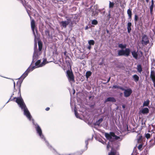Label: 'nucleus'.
Listing matches in <instances>:
<instances>
[{
  "instance_id": "f257e3e1",
  "label": "nucleus",
  "mask_w": 155,
  "mask_h": 155,
  "mask_svg": "<svg viewBox=\"0 0 155 155\" xmlns=\"http://www.w3.org/2000/svg\"><path fill=\"white\" fill-rule=\"evenodd\" d=\"M32 122L33 125L34 126L37 134L39 136V137L42 141L45 142V144L48 147V148L54 154H56L57 153L56 150L52 147L49 144L48 141L46 140L45 136L42 134V130L40 126L37 123L35 122L34 120L33 119L32 120Z\"/></svg>"
},
{
  "instance_id": "f03ea898",
  "label": "nucleus",
  "mask_w": 155,
  "mask_h": 155,
  "mask_svg": "<svg viewBox=\"0 0 155 155\" xmlns=\"http://www.w3.org/2000/svg\"><path fill=\"white\" fill-rule=\"evenodd\" d=\"M15 102L18 104L21 110L23 111L24 115L26 117L29 121L32 120L33 119H32V116L24 102L22 97H20V98H18L16 100Z\"/></svg>"
},
{
  "instance_id": "7ed1b4c3",
  "label": "nucleus",
  "mask_w": 155,
  "mask_h": 155,
  "mask_svg": "<svg viewBox=\"0 0 155 155\" xmlns=\"http://www.w3.org/2000/svg\"><path fill=\"white\" fill-rule=\"evenodd\" d=\"M34 46V52L32 58V61L31 64L34 63L39 58V56L41 54V50L42 49V44L41 42L40 41H38V49L37 48V43L35 42Z\"/></svg>"
},
{
  "instance_id": "20e7f679",
  "label": "nucleus",
  "mask_w": 155,
  "mask_h": 155,
  "mask_svg": "<svg viewBox=\"0 0 155 155\" xmlns=\"http://www.w3.org/2000/svg\"><path fill=\"white\" fill-rule=\"evenodd\" d=\"M30 66L28 67L25 71L22 74V75L18 79H20V81H18L17 83V85L18 86V94H20L21 87V84L23 80L28 76V74L30 72L32 71L35 68V66L31 67Z\"/></svg>"
},
{
  "instance_id": "39448f33",
  "label": "nucleus",
  "mask_w": 155,
  "mask_h": 155,
  "mask_svg": "<svg viewBox=\"0 0 155 155\" xmlns=\"http://www.w3.org/2000/svg\"><path fill=\"white\" fill-rule=\"evenodd\" d=\"M131 50L129 48H126L125 49H120L118 51V54L117 56H124L128 57L130 53Z\"/></svg>"
},
{
  "instance_id": "423d86ee",
  "label": "nucleus",
  "mask_w": 155,
  "mask_h": 155,
  "mask_svg": "<svg viewBox=\"0 0 155 155\" xmlns=\"http://www.w3.org/2000/svg\"><path fill=\"white\" fill-rule=\"evenodd\" d=\"M104 135L106 138L109 140V141H112V137H114V139L116 140H117L120 138V137L119 136H117L115 135L114 133L113 132H110L109 134L105 133Z\"/></svg>"
},
{
  "instance_id": "0eeeda50",
  "label": "nucleus",
  "mask_w": 155,
  "mask_h": 155,
  "mask_svg": "<svg viewBox=\"0 0 155 155\" xmlns=\"http://www.w3.org/2000/svg\"><path fill=\"white\" fill-rule=\"evenodd\" d=\"M67 76L69 82L71 84L75 82L74 75L72 71H67Z\"/></svg>"
},
{
  "instance_id": "6e6552de",
  "label": "nucleus",
  "mask_w": 155,
  "mask_h": 155,
  "mask_svg": "<svg viewBox=\"0 0 155 155\" xmlns=\"http://www.w3.org/2000/svg\"><path fill=\"white\" fill-rule=\"evenodd\" d=\"M66 21H62L60 22V24L61 27L64 28H66L67 26L71 22V18L66 17Z\"/></svg>"
},
{
  "instance_id": "1a4fd4ad",
  "label": "nucleus",
  "mask_w": 155,
  "mask_h": 155,
  "mask_svg": "<svg viewBox=\"0 0 155 155\" xmlns=\"http://www.w3.org/2000/svg\"><path fill=\"white\" fill-rule=\"evenodd\" d=\"M150 43L149 39L147 35H144L142 36L141 43L143 45H146Z\"/></svg>"
},
{
  "instance_id": "9d476101",
  "label": "nucleus",
  "mask_w": 155,
  "mask_h": 155,
  "mask_svg": "<svg viewBox=\"0 0 155 155\" xmlns=\"http://www.w3.org/2000/svg\"><path fill=\"white\" fill-rule=\"evenodd\" d=\"M132 92V91L130 88H127L124 92V96L125 97H129Z\"/></svg>"
},
{
  "instance_id": "9b49d317",
  "label": "nucleus",
  "mask_w": 155,
  "mask_h": 155,
  "mask_svg": "<svg viewBox=\"0 0 155 155\" xmlns=\"http://www.w3.org/2000/svg\"><path fill=\"white\" fill-rule=\"evenodd\" d=\"M116 101V100L114 97H110L107 98L104 101V103H106L107 102H115Z\"/></svg>"
},
{
  "instance_id": "f8f14e48",
  "label": "nucleus",
  "mask_w": 155,
  "mask_h": 155,
  "mask_svg": "<svg viewBox=\"0 0 155 155\" xmlns=\"http://www.w3.org/2000/svg\"><path fill=\"white\" fill-rule=\"evenodd\" d=\"M35 68L41 67L43 66L42 64L41 63L40 60H38L35 63Z\"/></svg>"
},
{
  "instance_id": "ddd939ff",
  "label": "nucleus",
  "mask_w": 155,
  "mask_h": 155,
  "mask_svg": "<svg viewBox=\"0 0 155 155\" xmlns=\"http://www.w3.org/2000/svg\"><path fill=\"white\" fill-rule=\"evenodd\" d=\"M132 55L134 58L136 59H138V51L136 50H134L131 51Z\"/></svg>"
},
{
  "instance_id": "4468645a",
  "label": "nucleus",
  "mask_w": 155,
  "mask_h": 155,
  "mask_svg": "<svg viewBox=\"0 0 155 155\" xmlns=\"http://www.w3.org/2000/svg\"><path fill=\"white\" fill-rule=\"evenodd\" d=\"M137 141L138 143H141L144 139V138L140 134L137 136Z\"/></svg>"
},
{
  "instance_id": "2eb2a0df",
  "label": "nucleus",
  "mask_w": 155,
  "mask_h": 155,
  "mask_svg": "<svg viewBox=\"0 0 155 155\" xmlns=\"http://www.w3.org/2000/svg\"><path fill=\"white\" fill-rule=\"evenodd\" d=\"M140 112L143 114H147L149 113V110L148 108L145 107L141 109Z\"/></svg>"
},
{
  "instance_id": "dca6fc26",
  "label": "nucleus",
  "mask_w": 155,
  "mask_h": 155,
  "mask_svg": "<svg viewBox=\"0 0 155 155\" xmlns=\"http://www.w3.org/2000/svg\"><path fill=\"white\" fill-rule=\"evenodd\" d=\"M151 4L150 5V13L151 14H152L153 12V8L154 5V1L153 0H152L151 1Z\"/></svg>"
},
{
  "instance_id": "f3484780",
  "label": "nucleus",
  "mask_w": 155,
  "mask_h": 155,
  "mask_svg": "<svg viewBox=\"0 0 155 155\" xmlns=\"http://www.w3.org/2000/svg\"><path fill=\"white\" fill-rule=\"evenodd\" d=\"M103 118H101L97 120L96 122L94 123V125H97L99 126L100 125V124L103 121Z\"/></svg>"
},
{
  "instance_id": "a211bd4d",
  "label": "nucleus",
  "mask_w": 155,
  "mask_h": 155,
  "mask_svg": "<svg viewBox=\"0 0 155 155\" xmlns=\"http://www.w3.org/2000/svg\"><path fill=\"white\" fill-rule=\"evenodd\" d=\"M132 25V23L131 22H129L127 24V30L128 32L129 33H130L131 30V26Z\"/></svg>"
},
{
  "instance_id": "6ab92c4d",
  "label": "nucleus",
  "mask_w": 155,
  "mask_h": 155,
  "mask_svg": "<svg viewBox=\"0 0 155 155\" xmlns=\"http://www.w3.org/2000/svg\"><path fill=\"white\" fill-rule=\"evenodd\" d=\"M118 46L121 49H124L127 48V45L125 44L123 45L122 44H118Z\"/></svg>"
},
{
  "instance_id": "aec40b11",
  "label": "nucleus",
  "mask_w": 155,
  "mask_h": 155,
  "mask_svg": "<svg viewBox=\"0 0 155 155\" xmlns=\"http://www.w3.org/2000/svg\"><path fill=\"white\" fill-rule=\"evenodd\" d=\"M137 70L139 73H141L142 71V66L140 64H138L137 65Z\"/></svg>"
},
{
  "instance_id": "412c9836",
  "label": "nucleus",
  "mask_w": 155,
  "mask_h": 155,
  "mask_svg": "<svg viewBox=\"0 0 155 155\" xmlns=\"http://www.w3.org/2000/svg\"><path fill=\"white\" fill-rule=\"evenodd\" d=\"M127 14L128 15L129 19H131L132 17V12L130 9H129L127 10Z\"/></svg>"
},
{
  "instance_id": "4be33fe9",
  "label": "nucleus",
  "mask_w": 155,
  "mask_h": 155,
  "mask_svg": "<svg viewBox=\"0 0 155 155\" xmlns=\"http://www.w3.org/2000/svg\"><path fill=\"white\" fill-rule=\"evenodd\" d=\"M31 28H35V21L34 19L31 20Z\"/></svg>"
},
{
  "instance_id": "5701e85b",
  "label": "nucleus",
  "mask_w": 155,
  "mask_h": 155,
  "mask_svg": "<svg viewBox=\"0 0 155 155\" xmlns=\"http://www.w3.org/2000/svg\"><path fill=\"white\" fill-rule=\"evenodd\" d=\"M18 95H19V97H14L13 98H12L11 97H10V99L8 100V101L6 103V104L8 103L10 101H14V99H16V100L18 98H20V97H21V94H18Z\"/></svg>"
},
{
  "instance_id": "b1692460",
  "label": "nucleus",
  "mask_w": 155,
  "mask_h": 155,
  "mask_svg": "<svg viewBox=\"0 0 155 155\" xmlns=\"http://www.w3.org/2000/svg\"><path fill=\"white\" fill-rule=\"evenodd\" d=\"M133 78L135 82H137L139 81V77L136 74L134 75L133 76Z\"/></svg>"
},
{
  "instance_id": "393cba45",
  "label": "nucleus",
  "mask_w": 155,
  "mask_h": 155,
  "mask_svg": "<svg viewBox=\"0 0 155 155\" xmlns=\"http://www.w3.org/2000/svg\"><path fill=\"white\" fill-rule=\"evenodd\" d=\"M116 151L114 149L113 147L111 148V152L109 153L108 155H115Z\"/></svg>"
},
{
  "instance_id": "a878e982",
  "label": "nucleus",
  "mask_w": 155,
  "mask_h": 155,
  "mask_svg": "<svg viewBox=\"0 0 155 155\" xmlns=\"http://www.w3.org/2000/svg\"><path fill=\"white\" fill-rule=\"evenodd\" d=\"M150 101L148 100L144 101L143 103V107L148 106L149 104Z\"/></svg>"
},
{
  "instance_id": "bb28decb",
  "label": "nucleus",
  "mask_w": 155,
  "mask_h": 155,
  "mask_svg": "<svg viewBox=\"0 0 155 155\" xmlns=\"http://www.w3.org/2000/svg\"><path fill=\"white\" fill-rule=\"evenodd\" d=\"M92 73L90 71H87L86 73V77L88 79L91 75Z\"/></svg>"
},
{
  "instance_id": "cd10ccee",
  "label": "nucleus",
  "mask_w": 155,
  "mask_h": 155,
  "mask_svg": "<svg viewBox=\"0 0 155 155\" xmlns=\"http://www.w3.org/2000/svg\"><path fill=\"white\" fill-rule=\"evenodd\" d=\"M88 44L90 45H93L95 44V41L93 40H90L88 41Z\"/></svg>"
},
{
  "instance_id": "c85d7f7f",
  "label": "nucleus",
  "mask_w": 155,
  "mask_h": 155,
  "mask_svg": "<svg viewBox=\"0 0 155 155\" xmlns=\"http://www.w3.org/2000/svg\"><path fill=\"white\" fill-rule=\"evenodd\" d=\"M114 3L113 2H111L109 1V8H113Z\"/></svg>"
},
{
  "instance_id": "c756f323",
  "label": "nucleus",
  "mask_w": 155,
  "mask_h": 155,
  "mask_svg": "<svg viewBox=\"0 0 155 155\" xmlns=\"http://www.w3.org/2000/svg\"><path fill=\"white\" fill-rule=\"evenodd\" d=\"M91 140L90 139H88L87 140H85V144H86V146H85V150H87V145H88V141L89 140Z\"/></svg>"
},
{
  "instance_id": "7c9ffc66",
  "label": "nucleus",
  "mask_w": 155,
  "mask_h": 155,
  "mask_svg": "<svg viewBox=\"0 0 155 155\" xmlns=\"http://www.w3.org/2000/svg\"><path fill=\"white\" fill-rule=\"evenodd\" d=\"M91 24L92 25H96L98 24V22L97 20L95 19H94L92 21Z\"/></svg>"
},
{
  "instance_id": "2f4dec72",
  "label": "nucleus",
  "mask_w": 155,
  "mask_h": 155,
  "mask_svg": "<svg viewBox=\"0 0 155 155\" xmlns=\"http://www.w3.org/2000/svg\"><path fill=\"white\" fill-rule=\"evenodd\" d=\"M74 114L75 115V116L77 118H80V117L79 116V114L77 112L76 110L75 109L74 110Z\"/></svg>"
},
{
  "instance_id": "473e14b6",
  "label": "nucleus",
  "mask_w": 155,
  "mask_h": 155,
  "mask_svg": "<svg viewBox=\"0 0 155 155\" xmlns=\"http://www.w3.org/2000/svg\"><path fill=\"white\" fill-rule=\"evenodd\" d=\"M35 28H31L33 32V34L34 36V39H35V40L36 39L37 37L35 35Z\"/></svg>"
},
{
  "instance_id": "72a5a7b5",
  "label": "nucleus",
  "mask_w": 155,
  "mask_h": 155,
  "mask_svg": "<svg viewBox=\"0 0 155 155\" xmlns=\"http://www.w3.org/2000/svg\"><path fill=\"white\" fill-rule=\"evenodd\" d=\"M138 16L137 15H135V18H134V22L135 24H136L137 21L138 20Z\"/></svg>"
},
{
  "instance_id": "f704fd0d",
  "label": "nucleus",
  "mask_w": 155,
  "mask_h": 155,
  "mask_svg": "<svg viewBox=\"0 0 155 155\" xmlns=\"http://www.w3.org/2000/svg\"><path fill=\"white\" fill-rule=\"evenodd\" d=\"M153 75H155V74H154V72L153 71H151L150 75V78H153Z\"/></svg>"
},
{
  "instance_id": "c9c22d12",
  "label": "nucleus",
  "mask_w": 155,
  "mask_h": 155,
  "mask_svg": "<svg viewBox=\"0 0 155 155\" xmlns=\"http://www.w3.org/2000/svg\"><path fill=\"white\" fill-rule=\"evenodd\" d=\"M45 34L47 36H50V32L48 30H45Z\"/></svg>"
},
{
  "instance_id": "e433bc0d",
  "label": "nucleus",
  "mask_w": 155,
  "mask_h": 155,
  "mask_svg": "<svg viewBox=\"0 0 155 155\" xmlns=\"http://www.w3.org/2000/svg\"><path fill=\"white\" fill-rule=\"evenodd\" d=\"M46 59H44L43 60V62L41 63V64H43V66L45 65L46 64Z\"/></svg>"
},
{
  "instance_id": "4c0bfd02",
  "label": "nucleus",
  "mask_w": 155,
  "mask_h": 155,
  "mask_svg": "<svg viewBox=\"0 0 155 155\" xmlns=\"http://www.w3.org/2000/svg\"><path fill=\"white\" fill-rule=\"evenodd\" d=\"M143 145L142 144H140L138 147V148L139 150H140L142 148Z\"/></svg>"
},
{
  "instance_id": "58836bf2",
  "label": "nucleus",
  "mask_w": 155,
  "mask_h": 155,
  "mask_svg": "<svg viewBox=\"0 0 155 155\" xmlns=\"http://www.w3.org/2000/svg\"><path fill=\"white\" fill-rule=\"evenodd\" d=\"M150 136V134L149 133H147L146 134L145 137H146L148 139L149 138Z\"/></svg>"
},
{
  "instance_id": "ea45409f",
  "label": "nucleus",
  "mask_w": 155,
  "mask_h": 155,
  "mask_svg": "<svg viewBox=\"0 0 155 155\" xmlns=\"http://www.w3.org/2000/svg\"><path fill=\"white\" fill-rule=\"evenodd\" d=\"M99 141L101 143L103 144H104L105 143V142L101 139L99 140Z\"/></svg>"
},
{
  "instance_id": "a19ab883",
  "label": "nucleus",
  "mask_w": 155,
  "mask_h": 155,
  "mask_svg": "<svg viewBox=\"0 0 155 155\" xmlns=\"http://www.w3.org/2000/svg\"><path fill=\"white\" fill-rule=\"evenodd\" d=\"M84 151H81L79 152H78V153L77 154V155H80L82 154L83 153V152H84Z\"/></svg>"
},
{
  "instance_id": "79ce46f5",
  "label": "nucleus",
  "mask_w": 155,
  "mask_h": 155,
  "mask_svg": "<svg viewBox=\"0 0 155 155\" xmlns=\"http://www.w3.org/2000/svg\"><path fill=\"white\" fill-rule=\"evenodd\" d=\"M153 78H151L152 80V81H153V83H155V75H153Z\"/></svg>"
},
{
  "instance_id": "37998d69",
  "label": "nucleus",
  "mask_w": 155,
  "mask_h": 155,
  "mask_svg": "<svg viewBox=\"0 0 155 155\" xmlns=\"http://www.w3.org/2000/svg\"><path fill=\"white\" fill-rule=\"evenodd\" d=\"M153 143H151L150 144V147L153 146V145H155V141H154L153 140L152 142H153Z\"/></svg>"
},
{
  "instance_id": "c03bdc74",
  "label": "nucleus",
  "mask_w": 155,
  "mask_h": 155,
  "mask_svg": "<svg viewBox=\"0 0 155 155\" xmlns=\"http://www.w3.org/2000/svg\"><path fill=\"white\" fill-rule=\"evenodd\" d=\"M119 86L117 85H114L113 86V87L114 88H119Z\"/></svg>"
},
{
  "instance_id": "a18cd8bd",
  "label": "nucleus",
  "mask_w": 155,
  "mask_h": 155,
  "mask_svg": "<svg viewBox=\"0 0 155 155\" xmlns=\"http://www.w3.org/2000/svg\"><path fill=\"white\" fill-rule=\"evenodd\" d=\"M119 89H120V90H122V91H125V90H126V89H125L123 87H120V86H119Z\"/></svg>"
},
{
  "instance_id": "49530a36",
  "label": "nucleus",
  "mask_w": 155,
  "mask_h": 155,
  "mask_svg": "<svg viewBox=\"0 0 155 155\" xmlns=\"http://www.w3.org/2000/svg\"><path fill=\"white\" fill-rule=\"evenodd\" d=\"M110 147V145L109 144V143L108 142L107 145V149L108 150Z\"/></svg>"
},
{
  "instance_id": "de8ad7c7",
  "label": "nucleus",
  "mask_w": 155,
  "mask_h": 155,
  "mask_svg": "<svg viewBox=\"0 0 155 155\" xmlns=\"http://www.w3.org/2000/svg\"><path fill=\"white\" fill-rule=\"evenodd\" d=\"M91 45H89L87 47V49H88L89 50H90L91 49Z\"/></svg>"
},
{
  "instance_id": "09e8293b",
  "label": "nucleus",
  "mask_w": 155,
  "mask_h": 155,
  "mask_svg": "<svg viewBox=\"0 0 155 155\" xmlns=\"http://www.w3.org/2000/svg\"><path fill=\"white\" fill-rule=\"evenodd\" d=\"M95 105V104H91V105H90V107L91 108H93L94 107Z\"/></svg>"
},
{
  "instance_id": "8fccbe9b",
  "label": "nucleus",
  "mask_w": 155,
  "mask_h": 155,
  "mask_svg": "<svg viewBox=\"0 0 155 155\" xmlns=\"http://www.w3.org/2000/svg\"><path fill=\"white\" fill-rule=\"evenodd\" d=\"M110 77L107 80L106 83H107L109 82L110 80Z\"/></svg>"
},
{
  "instance_id": "3c124183",
  "label": "nucleus",
  "mask_w": 155,
  "mask_h": 155,
  "mask_svg": "<svg viewBox=\"0 0 155 155\" xmlns=\"http://www.w3.org/2000/svg\"><path fill=\"white\" fill-rule=\"evenodd\" d=\"M50 109V108L49 107H47L45 109V110L46 111H48Z\"/></svg>"
},
{
  "instance_id": "603ef678",
  "label": "nucleus",
  "mask_w": 155,
  "mask_h": 155,
  "mask_svg": "<svg viewBox=\"0 0 155 155\" xmlns=\"http://www.w3.org/2000/svg\"><path fill=\"white\" fill-rule=\"evenodd\" d=\"M21 2L22 3L23 5V6H25V4L23 3V1H21Z\"/></svg>"
},
{
  "instance_id": "864d4df0",
  "label": "nucleus",
  "mask_w": 155,
  "mask_h": 155,
  "mask_svg": "<svg viewBox=\"0 0 155 155\" xmlns=\"http://www.w3.org/2000/svg\"><path fill=\"white\" fill-rule=\"evenodd\" d=\"M67 52L66 51H65L64 52V55L66 56V54Z\"/></svg>"
},
{
  "instance_id": "5fc2aeb1",
  "label": "nucleus",
  "mask_w": 155,
  "mask_h": 155,
  "mask_svg": "<svg viewBox=\"0 0 155 155\" xmlns=\"http://www.w3.org/2000/svg\"><path fill=\"white\" fill-rule=\"evenodd\" d=\"M15 81H14V89L15 88Z\"/></svg>"
},
{
  "instance_id": "6e6d98bb",
  "label": "nucleus",
  "mask_w": 155,
  "mask_h": 155,
  "mask_svg": "<svg viewBox=\"0 0 155 155\" xmlns=\"http://www.w3.org/2000/svg\"><path fill=\"white\" fill-rule=\"evenodd\" d=\"M106 32L107 33H109V31L107 29L106 30Z\"/></svg>"
},
{
  "instance_id": "4d7b16f0",
  "label": "nucleus",
  "mask_w": 155,
  "mask_h": 155,
  "mask_svg": "<svg viewBox=\"0 0 155 155\" xmlns=\"http://www.w3.org/2000/svg\"><path fill=\"white\" fill-rule=\"evenodd\" d=\"M14 95V93H13V94H12V95H11V97H11H11H12Z\"/></svg>"
},
{
  "instance_id": "13d9d810",
  "label": "nucleus",
  "mask_w": 155,
  "mask_h": 155,
  "mask_svg": "<svg viewBox=\"0 0 155 155\" xmlns=\"http://www.w3.org/2000/svg\"><path fill=\"white\" fill-rule=\"evenodd\" d=\"M149 0H146V1L147 3H148L149 2Z\"/></svg>"
},
{
  "instance_id": "bf43d9fd",
  "label": "nucleus",
  "mask_w": 155,
  "mask_h": 155,
  "mask_svg": "<svg viewBox=\"0 0 155 155\" xmlns=\"http://www.w3.org/2000/svg\"><path fill=\"white\" fill-rule=\"evenodd\" d=\"M91 96H90L89 97V99H90L91 98Z\"/></svg>"
},
{
  "instance_id": "052dcab7",
  "label": "nucleus",
  "mask_w": 155,
  "mask_h": 155,
  "mask_svg": "<svg viewBox=\"0 0 155 155\" xmlns=\"http://www.w3.org/2000/svg\"><path fill=\"white\" fill-rule=\"evenodd\" d=\"M122 107H123V108H124L125 107V106H124V105H123V106H122Z\"/></svg>"
},
{
  "instance_id": "680f3d73",
  "label": "nucleus",
  "mask_w": 155,
  "mask_h": 155,
  "mask_svg": "<svg viewBox=\"0 0 155 155\" xmlns=\"http://www.w3.org/2000/svg\"><path fill=\"white\" fill-rule=\"evenodd\" d=\"M153 84H154V87H155V82L153 83Z\"/></svg>"
},
{
  "instance_id": "e2e57ef3",
  "label": "nucleus",
  "mask_w": 155,
  "mask_h": 155,
  "mask_svg": "<svg viewBox=\"0 0 155 155\" xmlns=\"http://www.w3.org/2000/svg\"><path fill=\"white\" fill-rule=\"evenodd\" d=\"M126 127H127V129H128V126H127V125H126Z\"/></svg>"
},
{
  "instance_id": "0e129e2a",
  "label": "nucleus",
  "mask_w": 155,
  "mask_h": 155,
  "mask_svg": "<svg viewBox=\"0 0 155 155\" xmlns=\"http://www.w3.org/2000/svg\"><path fill=\"white\" fill-rule=\"evenodd\" d=\"M75 93V90H74V92H73V94H74Z\"/></svg>"
},
{
  "instance_id": "69168bd1",
  "label": "nucleus",
  "mask_w": 155,
  "mask_h": 155,
  "mask_svg": "<svg viewBox=\"0 0 155 155\" xmlns=\"http://www.w3.org/2000/svg\"><path fill=\"white\" fill-rule=\"evenodd\" d=\"M35 31H36V33H37V30L36 29V30H35Z\"/></svg>"
},
{
  "instance_id": "338daca9",
  "label": "nucleus",
  "mask_w": 155,
  "mask_h": 155,
  "mask_svg": "<svg viewBox=\"0 0 155 155\" xmlns=\"http://www.w3.org/2000/svg\"><path fill=\"white\" fill-rule=\"evenodd\" d=\"M27 13H28V14L29 15V13H28V11H27Z\"/></svg>"
},
{
  "instance_id": "774afa93",
  "label": "nucleus",
  "mask_w": 155,
  "mask_h": 155,
  "mask_svg": "<svg viewBox=\"0 0 155 155\" xmlns=\"http://www.w3.org/2000/svg\"><path fill=\"white\" fill-rule=\"evenodd\" d=\"M141 54H142V52H141Z\"/></svg>"
}]
</instances>
